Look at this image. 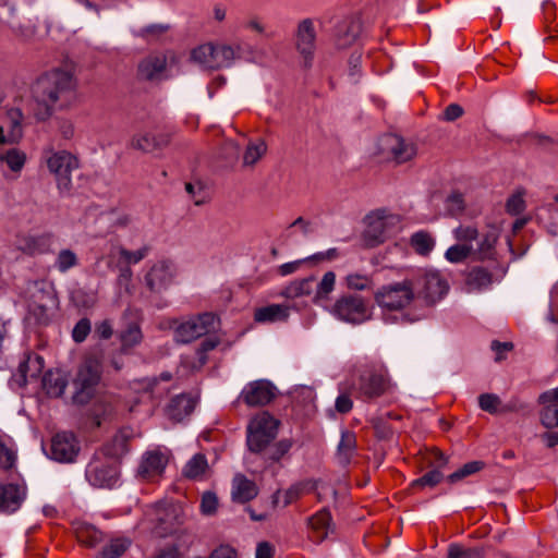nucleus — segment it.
I'll return each instance as SVG.
<instances>
[{"instance_id":"f257e3e1","label":"nucleus","mask_w":558,"mask_h":558,"mask_svg":"<svg viewBox=\"0 0 558 558\" xmlns=\"http://www.w3.org/2000/svg\"><path fill=\"white\" fill-rule=\"evenodd\" d=\"M77 101V80L66 70L54 69L39 76L22 101L36 123L48 121L54 111L68 110Z\"/></svg>"},{"instance_id":"f03ea898","label":"nucleus","mask_w":558,"mask_h":558,"mask_svg":"<svg viewBox=\"0 0 558 558\" xmlns=\"http://www.w3.org/2000/svg\"><path fill=\"white\" fill-rule=\"evenodd\" d=\"M364 246L375 247L400 230L401 217L386 209H377L364 218Z\"/></svg>"},{"instance_id":"7ed1b4c3","label":"nucleus","mask_w":558,"mask_h":558,"mask_svg":"<svg viewBox=\"0 0 558 558\" xmlns=\"http://www.w3.org/2000/svg\"><path fill=\"white\" fill-rule=\"evenodd\" d=\"M234 47L221 43H205L191 51V60L206 70L228 68L235 59Z\"/></svg>"},{"instance_id":"20e7f679","label":"nucleus","mask_w":558,"mask_h":558,"mask_svg":"<svg viewBox=\"0 0 558 558\" xmlns=\"http://www.w3.org/2000/svg\"><path fill=\"white\" fill-rule=\"evenodd\" d=\"M374 300L383 311H402L414 300V283L403 280L383 286L374 293Z\"/></svg>"},{"instance_id":"39448f33","label":"nucleus","mask_w":558,"mask_h":558,"mask_svg":"<svg viewBox=\"0 0 558 558\" xmlns=\"http://www.w3.org/2000/svg\"><path fill=\"white\" fill-rule=\"evenodd\" d=\"M45 160L50 173L54 175L57 187L66 194L72 187V171L78 168L77 158L66 150H45Z\"/></svg>"},{"instance_id":"423d86ee","label":"nucleus","mask_w":558,"mask_h":558,"mask_svg":"<svg viewBox=\"0 0 558 558\" xmlns=\"http://www.w3.org/2000/svg\"><path fill=\"white\" fill-rule=\"evenodd\" d=\"M23 100L25 98H21L7 110L4 121L0 125V145L19 144L24 136V129L35 121L22 104Z\"/></svg>"},{"instance_id":"0eeeda50","label":"nucleus","mask_w":558,"mask_h":558,"mask_svg":"<svg viewBox=\"0 0 558 558\" xmlns=\"http://www.w3.org/2000/svg\"><path fill=\"white\" fill-rule=\"evenodd\" d=\"M331 314L339 320L361 325L372 319V307L366 300L356 294L342 295L332 305Z\"/></svg>"},{"instance_id":"6e6552de","label":"nucleus","mask_w":558,"mask_h":558,"mask_svg":"<svg viewBox=\"0 0 558 558\" xmlns=\"http://www.w3.org/2000/svg\"><path fill=\"white\" fill-rule=\"evenodd\" d=\"M279 421L268 412L253 417L247 427L246 444L252 452L263 451L277 436Z\"/></svg>"},{"instance_id":"1a4fd4ad","label":"nucleus","mask_w":558,"mask_h":558,"mask_svg":"<svg viewBox=\"0 0 558 558\" xmlns=\"http://www.w3.org/2000/svg\"><path fill=\"white\" fill-rule=\"evenodd\" d=\"M101 376V365L96 357L86 359L80 366L73 380L75 399L80 402L88 401Z\"/></svg>"},{"instance_id":"9d476101","label":"nucleus","mask_w":558,"mask_h":558,"mask_svg":"<svg viewBox=\"0 0 558 558\" xmlns=\"http://www.w3.org/2000/svg\"><path fill=\"white\" fill-rule=\"evenodd\" d=\"M216 316L204 313L182 322L174 330V339L179 343H189L214 329Z\"/></svg>"},{"instance_id":"9b49d317","label":"nucleus","mask_w":558,"mask_h":558,"mask_svg":"<svg viewBox=\"0 0 558 558\" xmlns=\"http://www.w3.org/2000/svg\"><path fill=\"white\" fill-rule=\"evenodd\" d=\"M418 294L426 302L435 303L441 300L449 291L447 279L435 269L425 270L417 279Z\"/></svg>"},{"instance_id":"f8f14e48","label":"nucleus","mask_w":558,"mask_h":558,"mask_svg":"<svg viewBox=\"0 0 558 558\" xmlns=\"http://www.w3.org/2000/svg\"><path fill=\"white\" fill-rule=\"evenodd\" d=\"M119 470L114 461L93 459L86 468V478L95 487L111 488L118 482Z\"/></svg>"},{"instance_id":"ddd939ff","label":"nucleus","mask_w":558,"mask_h":558,"mask_svg":"<svg viewBox=\"0 0 558 558\" xmlns=\"http://www.w3.org/2000/svg\"><path fill=\"white\" fill-rule=\"evenodd\" d=\"M295 48L305 68H311L316 50V32L312 20H302L295 33Z\"/></svg>"},{"instance_id":"4468645a","label":"nucleus","mask_w":558,"mask_h":558,"mask_svg":"<svg viewBox=\"0 0 558 558\" xmlns=\"http://www.w3.org/2000/svg\"><path fill=\"white\" fill-rule=\"evenodd\" d=\"M276 387L267 379L248 383L242 389L240 398L248 407H263L276 397Z\"/></svg>"},{"instance_id":"2eb2a0df","label":"nucleus","mask_w":558,"mask_h":558,"mask_svg":"<svg viewBox=\"0 0 558 558\" xmlns=\"http://www.w3.org/2000/svg\"><path fill=\"white\" fill-rule=\"evenodd\" d=\"M391 387L386 371H367L360 377L359 393L362 398L369 400L378 398Z\"/></svg>"},{"instance_id":"dca6fc26","label":"nucleus","mask_w":558,"mask_h":558,"mask_svg":"<svg viewBox=\"0 0 558 558\" xmlns=\"http://www.w3.org/2000/svg\"><path fill=\"white\" fill-rule=\"evenodd\" d=\"M380 147L383 153L398 163L411 160L416 154L415 146L412 143L396 134H387L381 137Z\"/></svg>"},{"instance_id":"f3484780","label":"nucleus","mask_w":558,"mask_h":558,"mask_svg":"<svg viewBox=\"0 0 558 558\" xmlns=\"http://www.w3.org/2000/svg\"><path fill=\"white\" fill-rule=\"evenodd\" d=\"M80 451L78 441L72 433H58L51 439L50 457L59 462H72Z\"/></svg>"},{"instance_id":"a211bd4d","label":"nucleus","mask_w":558,"mask_h":558,"mask_svg":"<svg viewBox=\"0 0 558 558\" xmlns=\"http://www.w3.org/2000/svg\"><path fill=\"white\" fill-rule=\"evenodd\" d=\"M173 278V264L167 260H159L151 266L145 276V282L150 291L161 292L171 286Z\"/></svg>"},{"instance_id":"6ab92c4d","label":"nucleus","mask_w":558,"mask_h":558,"mask_svg":"<svg viewBox=\"0 0 558 558\" xmlns=\"http://www.w3.org/2000/svg\"><path fill=\"white\" fill-rule=\"evenodd\" d=\"M167 69V56L151 53L142 59L137 65V76L143 81H160Z\"/></svg>"},{"instance_id":"aec40b11","label":"nucleus","mask_w":558,"mask_h":558,"mask_svg":"<svg viewBox=\"0 0 558 558\" xmlns=\"http://www.w3.org/2000/svg\"><path fill=\"white\" fill-rule=\"evenodd\" d=\"M168 463V456L160 449L144 453L138 466V474L144 478H154L160 475Z\"/></svg>"},{"instance_id":"412c9836","label":"nucleus","mask_w":558,"mask_h":558,"mask_svg":"<svg viewBox=\"0 0 558 558\" xmlns=\"http://www.w3.org/2000/svg\"><path fill=\"white\" fill-rule=\"evenodd\" d=\"M26 496L24 485L7 484L0 486V512L11 513L16 511Z\"/></svg>"},{"instance_id":"4be33fe9","label":"nucleus","mask_w":558,"mask_h":558,"mask_svg":"<svg viewBox=\"0 0 558 558\" xmlns=\"http://www.w3.org/2000/svg\"><path fill=\"white\" fill-rule=\"evenodd\" d=\"M169 136L163 133L155 134L143 132L135 134L131 140V146L144 153H151L166 147L169 144Z\"/></svg>"},{"instance_id":"5701e85b","label":"nucleus","mask_w":558,"mask_h":558,"mask_svg":"<svg viewBox=\"0 0 558 558\" xmlns=\"http://www.w3.org/2000/svg\"><path fill=\"white\" fill-rule=\"evenodd\" d=\"M258 495V487L243 474H235L232 480L231 496L240 504H245Z\"/></svg>"},{"instance_id":"b1692460","label":"nucleus","mask_w":558,"mask_h":558,"mask_svg":"<svg viewBox=\"0 0 558 558\" xmlns=\"http://www.w3.org/2000/svg\"><path fill=\"white\" fill-rule=\"evenodd\" d=\"M357 451L356 436L353 432L343 429L341 430L340 441L337 446L336 460L342 465L350 464Z\"/></svg>"},{"instance_id":"393cba45","label":"nucleus","mask_w":558,"mask_h":558,"mask_svg":"<svg viewBox=\"0 0 558 558\" xmlns=\"http://www.w3.org/2000/svg\"><path fill=\"white\" fill-rule=\"evenodd\" d=\"M290 316V306L286 304H270L258 307L254 312L256 323L286 322Z\"/></svg>"},{"instance_id":"a878e982","label":"nucleus","mask_w":558,"mask_h":558,"mask_svg":"<svg viewBox=\"0 0 558 558\" xmlns=\"http://www.w3.org/2000/svg\"><path fill=\"white\" fill-rule=\"evenodd\" d=\"M433 454H434V463H435V469L427 472L426 474H424L423 476H421L420 478L413 481L412 485L413 486H420V487H424V486H429V487H434L436 486L441 480H442V473H441V469H444L447 463H448V458L445 457V454L439 451V450H434L433 451Z\"/></svg>"},{"instance_id":"bb28decb","label":"nucleus","mask_w":558,"mask_h":558,"mask_svg":"<svg viewBox=\"0 0 558 558\" xmlns=\"http://www.w3.org/2000/svg\"><path fill=\"white\" fill-rule=\"evenodd\" d=\"M498 240V232L496 230L487 231L480 235L477 239V247H473V253L477 259L485 260L494 258L496 254V243Z\"/></svg>"},{"instance_id":"cd10ccee","label":"nucleus","mask_w":558,"mask_h":558,"mask_svg":"<svg viewBox=\"0 0 558 558\" xmlns=\"http://www.w3.org/2000/svg\"><path fill=\"white\" fill-rule=\"evenodd\" d=\"M128 446L129 434L120 430L104 446L102 453L105 457L110 458L111 461L117 462L118 459L128 452Z\"/></svg>"},{"instance_id":"c85d7f7f","label":"nucleus","mask_w":558,"mask_h":558,"mask_svg":"<svg viewBox=\"0 0 558 558\" xmlns=\"http://www.w3.org/2000/svg\"><path fill=\"white\" fill-rule=\"evenodd\" d=\"M308 526L314 533L317 542L324 541L331 529V515L328 510L323 509L308 519Z\"/></svg>"},{"instance_id":"c756f323","label":"nucleus","mask_w":558,"mask_h":558,"mask_svg":"<svg viewBox=\"0 0 558 558\" xmlns=\"http://www.w3.org/2000/svg\"><path fill=\"white\" fill-rule=\"evenodd\" d=\"M66 385V378L60 371H49L44 375L43 387L50 397L62 396Z\"/></svg>"},{"instance_id":"7c9ffc66","label":"nucleus","mask_w":558,"mask_h":558,"mask_svg":"<svg viewBox=\"0 0 558 558\" xmlns=\"http://www.w3.org/2000/svg\"><path fill=\"white\" fill-rule=\"evenodd\" d=\"M314 277L294 280L280 292V295L291 300L307 296L314 291Z\"/></svg>"},{"instance_id":"2f4dec72","label":"nucleus","mask_w":558,"mask_h":558,"mask_svg":"<svg viewBox=\"0 0 558 558\" xmlns=\"http://www.w3.org/2000/svg\"><path fill=\"white\" fill-rule=\"evenodd\" d=\"M27 160L26 153L19 148L0 150V165L5 166L12 172L19 174Z\"/></svg>"},{"instance_id":"473e14b6","label":"nucleus","mask_w":558,"mask_h":558,"mask_svg":"<svg viewBox=\"0 0 558 558\" xmlns=\"http://www.w3.org/2000/svg\"><path fill=\"white\" fill-rule=\"evenodd\" d=\"M194 408L195 402L190 396L180 395L171 400L168 407V415L174 421H181L184 416L189 415Z\"/></svg>"},{"instance_id":"72a5a7b5","label":"nucleus","mask_w":558,"mask_h":558,"mask_svg":"<svg viewBox=\"0 0 558 558\" xmlns=\"http://www.w3.org/2000/svg\"><path fill=\"white\" fill-rule=\"evenodd\" d=\"M492 283V274L483 267L472 268L466 276V287L470 291L487 289Z\"/></svg>"},{"instance_id":"f704fd0d","label":"nucleus","mask_w":558,"mask_h":558,"mask_svg":"<svg viewBox=\"0 0 558 558\" xmlns=\"http://www.w3.org/2000/svg\"><path fill=\"white\" fill-rule=\"evenodd\" d=\"M75 535L81 544L88 547H95L102 541V533L86 522L76 525Z\"/></svg>"},{"instance_id":"c9c22d12","label":"nucleus","mask_w":558,"mask_h":558,"mask_svg":"<svg viewBox=\"0 0 558 558\" xmlns=\"http://www.w3.org/2000/svg\"><path fill=\"white\" fill-rule=\"evenodd\" d=\"M266 153L267 144L263 138L248 142L243 154V167L255 166L266 155Z\"/></svg>"},{"instance_id":"e433bc0d","label":"nucleus","mask_w":558,"mask_h":558,"mask_svg":"<svg viewBox=\"0 0 558 558\" xmlns=\"http://www.w3.org/2000/svg\"><path fill=\"white\" fill-rule=\"evenodd\" d=\"M360 26L357 23L350 21L344 22L338 26L336 35V45L339 48H347L351 46L357 38Z\"/></svg>"},{"instance_id":"4c0bfd02","label":"nucleus","mask_w":558,"mask_h":558,"mask_svg":"<svg viewBox=\"0 0 558 558\" xmlns=\"http://www.w3.org/2000/svg\"><path fill=\"white\" fill-rule=\"evenodd\" d=\"M410 244L417 254L426 256L434 250L435 239L427 231H417L411 235Z\"/></svg>"},{"instance_id":"58836bf2","label":"nucleus","mask_w":558,"mask_h":558,"mask_svg":"<svg viewBox=\"0 0 558 558\" xmlns=\"http://www.w3.org/2000/svg\"><path fill=\"white\" fill-rule=\"evenodd\" d=\"M208 469L207 459L204 454L197 453L193 456L183 469V474L187 478H201Z\"/></svg>"},{"instance_id":"ea45409f","label":"nucleus","mask_w":558,"mask_h":558,"mask_svg":"<svg viewBox=\"0 0 558 558\" xmlns=\"http://www.w3.org/2000/svg\"><path fill=\"white\" fill-rule=\"evenodd\" d=\"M129 538H116L110 541L99 553L97 558H120L130 547Z\"/></svg>"},{"instance_id":"a19ab883","label":"nucleus","mask_w":558,"mask_h":558,"mask_svg":"<svg viewBox=\"0 0 558 558\" xmlns=\"http://www.w3.org/2000/svg\"><path fill=\"white\" fill-rule=\"evenodd\" d=\"M336 275L333 271L324 274L322 280L316 284L314 301L328 300L329 294L335 290Z\"/></svg>"},{"instance_id":"79ce46f5","label":"nucleus","mask_w":558,"mask_h":558,"mask_svg":"<svg viewBox=\"0 0 558 558\" xmlns=\"http://www.w3.org/2000/svg\"><path fill=\"white\" fill-rule=\"evenodd\" d=\"M171 378H172V376L170 373H162L159 378L153 377V378H143V379L134 380L132 383V389L135 392L143 391L145 393L153 395L156 392V387L159 383V379L169 381Z\"/></svg>"},{"instance_id":"37998d69","label":"nucleus","mask_w":558,"mask_h":558,"mask_svg":"<svg viewBox=\"0 0 558 558\" xmlns=\"http://www.w3.org/2000/svg\"><path fill=\"white\" fill-rule=\"evenodd\" d=\"M473 253L472 244H454L450 246L446 253L445 257L448 262L457 264L465 260Z\"/></svg>"},{"instance_id":"c03bdc74","label":"nucleus","mask_w":558,"mask_h":558,"mask_svg":"<svg viewBox=\"0 0 558 558\" xmlns=\"http://www.w3.org/2000/svg\"><path fill=\"white\" fill-rule=\"evenodd\" d=\"M347 288L355 291L368 290L373 286V279L369 275L363 274H349L344 278Z\"/></svg>"},{"instance_id":"a18cd8bd","label":"nucleus","mask_w":558,"mask_h":558,"mask_svg":"<svg viewBox=\"0 0 558 558\" xmlns=\"http://www.w3.org/2000/svg\"><path fill=\"white\" fill-rule=\"evenodd\" d=\"M447 558H484V554L478 547H464L458 544H451L448 547Z\"/></svg>"},{"instance_id":"49530a36","label":"nucleus","mask_w":558,"mask_h":558,"mask_svg":"<svg viewBox=\"0 0 558 558\" xmlns=\"http://www.w3.org/2000/svg\"><path fill=\"white\" fill-rule=\"evenodd\" d=\"M142 331L138 325L131 324L120 336L122 349L126 350L137 345L142 341Z\"/></svg>"},{"instance_id":"de8ad7c7","label":"nucleus","mask_w":558,"mask_h":558,"mask_svg":"<svg viewBox=\"0 0 558 558\" xmlns=\"http://www.w3.org/2000/svg\"><path fill=\"white\" fill-rule=\"evenodd\" d=\"M77 264V256L71 250H61L56 258L54 266L60 272H65Z\"/></svg>"},{"instance_id":"09e8293b","label":"nucleus","mask_w":558,"mask_h":558,"mask_svg":"<svg viewBox=\"0 0 558 558\" xmlns=\"http://www.w3.org/2000/svg\"><path fill=\"white\" fill-rule=\"evenodd\" d=\"M484 468V463L482 461H471L465 463L462 468H460L458 471L451 473L448 476V481L450 483H456L458 481L463 480L464 477L472 475L478 471H481Z\"/></svg>"},{"instance_id":"8fccbe9b","label":"nucleus","mask_w":558,"mask_h":558,"mask_svg":"<svg viewBox=\"0 0 558 558\" xmlns=\"http://www.w3.org/2000/svg\"><path fill=\"white\" fill-rule=\"evenodd\" d=\"M478 234L477 229L472 226L461 225L453 230V236L460 244H471L478 239Z\"/></svg>"},{"instance_id":"3c124183","label":"nucleus","mask_w":558,"mask_h":558,"mask_svg":"<svg viewBox=\"0 0 558 558\" xmlns=\"http://www.w3.org/2000/svg\"><path fill=\"white\" fill-rule=\"evenodd\" d=\"M44 366V359L39 355H35L34 357H28L24 363H22L19 367V371L24 378V380L27 379V372L32 367L33 372L29 375L31 377H35L38 373H40L41 368Z\"/></svg>"},{"instance_id":"603ef678","label":"nucleus","mask_w":558,"mask_h":558,"mask_svg":"<svg viewBox=\"0 0 558 558\" xmlns=\"http://www.w3.org/2000/svg\"><path fill=\"white\" fill-rule=\"evenodd\" d=\"M465 203L463 195L458 192L451 193L446 199V209L451 216H458L463 213Z\"/></svg>"},{"instance_id":"864d4df0","label":"nucleus","mask_w":558,"mask_h":558,"mask_svg":"<svg viewBox=\"0 0 558 558\" xmlns=\"http://www.w3.org/2000/svg\"><path fill=\"white\" fill-rule=\"evenodd\" d=\"M506 209L510 215H519L525 209V202L522 192L512 194L506 203Z\"/></svg>"},{"instance_id":"5fc2aeb1","label":"nucleus","mask_w":558,"mask_h":558,"mask_svg":"<svg viewBox=\"0 0 558 558\" xmlns=\"http://www.w3.org/2000/svg\"><path fill=\"white\" fill-rule=\"evenodd\" d=\"M119 254H120L121 258L128 265L129 264H137L143 258L146 257V255L148 254V248L147 247H142V248L136 250V251H129L126 248L120 247L119 248Z\"/></svg>"},{"instance_id":"6e6d98bb","label":"nucleus","mask_w":558,"mask_h":558,"mask_svg":"<svg viewBox=\"0 0 558 558\" xmlns=\"http://www.w3.org/2000/svg\"><path fill=\"white\" fill-rule=\"evenodd\" d=\"M90 332V322L87 318L80 319L72 330V338L75 342H83Z\"/></svg>"},{"instance_id":"4d7b16f0","label":"nucleus","mask_w":558,"mask_h":558,"mask_svg":"<svg viewBox=\"0 0 558 558\" xmlns=\"http://www.w3.org/2000/svg\"><path fill=\"white\" fill-rule=\"evenodd\" d=\"M478 404L483 411L496 413L500 404V399L493 393H483L478 397Z\"/></svg>"},{"instance_id":"13d9d810","label":"nucleus","mask_w":558,"mask_h":558,"mask_svg":"<svg viewBox=\"0 0 558 558\" xmlns=\"http://www.w3.org/2000/svg\"><path fill=\"white\" fill-rule=\"evenodd\" d=\"M544 405L545 408L541 412V422L547 428L555 427L558 417V408H554L550 404Z\"/></svg>"},{"instance_id":"bf43d9fd","label":"nucleus","mask_w":558,"mask_h":558,"mask_svg":"<svg viewBox=\"0 0 558 558\" xmlns=\"http://www.w3.org/2000/svg\"><path fill=\"white\" fill-rule=\"evenodd\" d=\"M15 462V452L0 439V466L10 469Z\"/></svg>"},{"instance_id":"052dcab7","label":"nucleus","mask_w":558,"mask_h":558,"mask_svg":"<svg viewBox=\"0 0 558 558\" xmlns=\"http://www.w3.org/2000/svg\"><path fill=\"white\" fill-rule=\"evenodd\" d=\"M132 276L133 272L129 266H123L120 268L117 283L121 289H124V291L128 293L132 292Z\"/></svg>"},{"instance_id":"680f3d73","label":"nucleus","mask_w":558,"mask_h":558,"mask_svg":"<svg viewBox=\"0 0 558 558\" xmlns=\"http://www.w3.org/2000/svg\"><path fill=\"white\" fill-rule=\"evenodd\" d=\"M218 345V340L213 338H207L201 342L196 354L201 365H204L207 361V353L214 350Z\"/></svg>"},{"instance_id":"e2e57ef3","label":"nucleus","mask_w":558,"mask_h":558,"mask_svg":"<svg viewBox=\"0 0 558 558\" xmlns=\"http://www.w3.org/2000/svg\"><path fill=\"white\" fill-rule=\"evenodd\" d=\"M218 506V499L213 493H205L201 501V510L204 514H213Z\"/></svg>"},{"instance_id":"0e129e2a","label":"nucleus","mask_w":558,"mask_h":558,"mask_svg":"<svg viewBox=\"0 0 558 558\" xmlns=\"http://www.w3.org/2000/svg\"><path fill=\"white\" fill-rule=\"evenodd\" d=\"M291 447L292 441L290 439H282L278 441L270 453V459L278 461L291 449Z\"/></svg>"},{"instance_id":"69168bd1","label":"nucleus","mask_w":558,"mask_h":558,"mask_svg":"<svg viewBox=\"0 0 558 558\" xmlns=\"http://www.w3.org/2000/svg\"><path fill=\"white\" fill-rule=\"evenodd\" d=\"M335 407L339 413H348L352 410L353 402L347 393H341L336 399Z\"/></svg>"},{"instance_id":"338daca9","label":"nucleus","mask_w":558,"mask_h":558,"mask_svg":"<svg viewBox=\"0 0 558 558\" xmlns=\"http://www.w3.org/2000/svg\"><path fill=\"white\" fill-rule=\"evenodd\" d=\"M539 403L558 408V387L543 392L538 398Z\"/></svg>"},{"instance_id":"774afa93","label":"nucleus","mask_w":558,"mask_h":558,"mask_svg":"<svg viewBox=\"0 0 558 558\" xmlns=\"http://www.w3.org/2000/svg\"><path fill=\"white\" fill-rule=\"evenodd\" d=\"M274 546L268 542H262L257 545L255 558H272Z\"/></svg>"}]
</instances>
